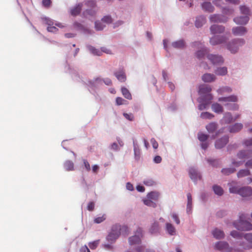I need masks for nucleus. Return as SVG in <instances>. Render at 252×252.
I'll use <instances>...</instances> for the list:
<instances>
[{"instance_id":"nucleus-1","label":"nucleus","mask_w":252,"mask_h":252,"mask_svg":"<svg viewBox=\"0 0 252 252\" xmlns=\"http://www.w3.org/2000/svg\"><path fill=\"white\" fill-rule=\"evenodd\" d=\"M245 219L246 216L244 214L241 215L239 217V221L233 223L234 227L240 230L248 231L252 230V224L245 220Z\"/></svg>"},{"instance_id":"nucleus-2","label":"nucleus","mask_w":252,"mask_h":252,"mask_svg":"<svg viewBox=\"0 0 252 252\" xmlns=\"http://www.w3.org/2000/svg\"><path fill=\"white\" fill-rule=\"evenodd\" d=\"M85 5L88 7L83 12V15L85 18L94 17L96 13V5L94 0H90L85 2Z\"/></svg>"},{"instance_id":"nucleus-3","label":"nucleus","mask_w":252,"mask_h":252,"mask_svg":"<svg viewBox=\"0 0 252 252\" xmlns=\"http://www.w3.org/2000/svg\"><path fill=\"white\" fill-rule=\"evenodd\" d=\"M237 157L241 161L232 162V164L237 167L242 164L246 159L252 157V149L241 151L237 154Z\"/></svg>"},{"instance_id":"nucleus-4","label":"nucleus","mask_w":252,"mask_h":252,"mask_svg":"<svg viewBox=\"0 0 252 252\" xmlns=\"http://www.w3.org/2000/svg\"><path fill=\"white\" fill-rule=\"evenodd\" d=\"M244 43L245 40L243 39H234L230 41L227 45V48L232 53H235L238 50L239 47L244 45Z\"/></svg>"},{"instance_id":"nucleus-5","label":"nucleus","mask_w":252,"mask_h":252,"mask_svg":"<svg viewBox=\"0 0 252 252\" xmlns=\"http://www.w3.org/2000/svg\"><path fill=\"white\" fill-rule=\"evenodd\" d=\"M213 99V96L211 94H207L205 97H200L198 99V101L200 103L198 106V109L202 110L205 109L207 106L209 104Z\"/></svg>"},{"instance_id":"nucleus-6","label":"nucleus","mask_w":252,"mask_h":252,"mask_svg":"<svg viewBox=\"0 0 252 252\" xmlns=\"http://www.w3.org/2000/svg\"><path fill=\"white\" fill-rule=\"evenodd\" d=\"M142 237V230L138 228L134 236L129 238V243L130 245L139 244L141 242V237Z\"/></svg>"},{"instance_id":"nucleus-7","label":"nucleus","mask_w":252,"mask_h":252,"mask_svg":"<svg viewBox=\"0 0 252 252\" xmlns=\"http://www.w3.org/2000/svg\"><path fill=\"white\" fill-rule=\"evenodd\" d=\"M227 40L226 36L222 35H215L210 39V43L212 45H216L225 43Z\"/></svg>"},{"instance_id":"nucleus-8","label":"nucleus","mask_w":252,"mask_h":252,"mask_svg":"<svg viewBox=\"0 0 252 252\" xmlns=\"http://www.w3.org/2000/svg\"><path fill=\"white\" fill-rule=\"evenodd\" d=\"M246 241L243 242L242 246L243 249L247 250L252 248V233H247L244 236Z\"/></svg>"},{"instance_id":"nucleus-9","label":"nucleus","mask_w":252,"mask_h":252,"mask_svg":"<svg viewBox=\"0 0 252 252\" xmlns=\"http://www.w3.org/2000/svg\"><path fill=\"white\" fill-rule=\"evenodd\" d=\"M216 249L223 252H231L232 250V248L229 246L227 243L225 242H219L216 243L215 245Z\"/></svg>"},{"instance_id":"nucleus-10","label":"nucleus","mask_w":252,"mask_h":252,"mask_svg":"<svg viewBox=\"0 0 252 252\" xmlns=\"http://www.w3.org/2000/svg\"><path fill=\"white\" fill-rule=\"evenodd\" d=\"M208 59L213 64H220L223 63L222 57L217 55H208Z\"/></svg>"},{"instance_id":"nucleus-11","label":"nucleus","mask_w":252,"mask_h":252,"mask_svg":"<svg viewBox=\"0 0 252 252\" xmlns=\"http://www.w3.org/2000/svg\"><path fill=\"white\" fill-rule=\"evenodd\" d=\"M239 194L243 197L252 196V188L250 187H244L239 189Z\"/></svg>"},{"instance_id":"nucleus-12","label":"nucleus","mask_w":252,"mask_h":252,"mask_svg":"<svg viewBox=\"0 0 252 252\" xmlns=\"http://www.w3.org/2000/svg\"><path fill=\"white\" fill-rule=\"evenodd\" d=\"M120 232L117 231L116 228H114V225L112 227L111 232L108 234L107 237V239L111 243L114 242L120 236Z\"/></svg>"},{"instance_id":"nucleus-13","label":"nucleus","mask_w":252,"mask_h":252,"mask_svg":"<svg viewBox=\"0 0 252 252\" xmlns=\"http://www.w3.org/2000/svg\"><path fill=\"white\" fill-rule=\"evenodd\" d=\"M238 100L237 96L235 95H232L227 97H222L219 98V101L220 102H226L224 104V106H230L229 102H235Z\"/></svg>"},{"instance_id":"nucleus-14","label":"nucleus","mask_w":252,"mask_h":252,"mask_svg":"<svg viewBox=\"0 0 252 252\" xmlns=\"http://www.w3.org/2000/svg\"><path fill=\"white\" fill-rule=\"evenodd\" d=\"M232 32L235 36H242L247 32V30L244 27H236L232 29Z\"/></svg>"},{"instance_id":"nucleus-15","label":"nucleus","mask_w":252,"mask_h":252,"mask_svg":"<svg viewBox=\"0 0 252 252\" xmlns=\"http://www.w3.org/2000/svg\"><path fill=\"white\" fill-rule=\"evenodd\" d=\"M229 137L228 136H224L223 137L217 140L215 143V147L217 149H221L224 147L228 142Z\"/></svg>"},{"instance_id":"nucleus-16","label":"nucleus","mask_w":252,"mask_h":252,"mask_svg":"<svg viewBox=\"0 0 252 252\" xmlns=\"http://www.w3.org/2000/svg\"><path fill=\"white\" fill-rule=\"evenodd\" d=\"M212 91L211 88L209 86L202 85L199 87L198 93L202 95L200 97H205L207 94H210V93Z\"/></svg>"},{"instance_id":"nucleus-17","label":"nucleus","mask_w":252,"mask_h":252,"mask_svg":"<svg viewBox=\"0 0 252 252\" xmlns=\"http://www.w3.org/2000/svg\"><path fill=\"white\" fill-rule=\"evenodd\" d=\"M224 30V27L220 25H213L210 27V31L213 34L222 33Z\"/></svg>"},{"instance_id":"nucleus-18","label":"nucleus","mask_w":252,"mask_h":252,"mask_svg":"<svg viewBox=\"0 0 252 252\" xmlns=\"http://www.w3.org/2000/svg\"><path fill=\"white\" fill-rule=\"evenodd\" d=\"M83 3H79L70 9V13L73 16L79 15L82 9Z\"/></svg>"},{"instance_id":"nucleus-19","label":"nucleus","mask_w":252,"mask_h":252,"mask_svg":"<svg viewBox=\"0 0 252 252\" xmlns=\"http://www.w3.org/2000/svg\"><path fill=\"white\" fill-rule=\"evenodd\" d=\"M189 175L190 178L194 182H196L198 179H201L200 174L198 173L197 171L194 168H190L189 170Z\"/></svg>"},{"instance_id":"nucleus-20","label":"nucleus","mask_w":252,"mask_h":252,"mask_svg":"<svg viewBox=\"0 0 252 252\" xmlns=\"http://www.w3.org/2000/svg\"><path fill=\"white\" fill-rule=\"evenodd\" d=\"M248 16H239L234 18V22L237 25H246L249 21Z\"/></svg>"},{"instance_id":"nucleus-21","label":"nucleus","mask_w":252,"mask_h":252,"mask_svg":"<svg viewBox=\"0 0 252 252\" xmlns=\"http://www.w3.org/2000/svg\"><path fill=\"white\" fill-rule=\"evenodd\" d=\"M243 127L241 123H236L233 126H230L229 130L231 133H236L240 131Z\"/></svg>"},{"instance_id":"nucleus-22","label":"nucleus","mask_w":252,"mask_h":252,"mask_svg":"<svg viewBox=\"0 0 252 252\" xmlns=\"http://www.w3.org/2000/svg\"><path fill=\"white\" fill-rule=\"evenodd\" d=\"M114 228L117 231L120 232V234L123 235H127L128 234V228L126 226H120L119 225H114Z\"/></svg>"},{"instance_id":"nucleus-23","label":"nucleus","mask_w":252,"mask_h":252,"mask_svg":"<svg viewBox=\"0 0 252 252\" xmlns=\"http://www.w3.org/2000/svg\"><path fill=\"white\" fill-rule=\"evenodd\" d=\"M210 20L211 22H225L227 21L226 18L223 20L221 16L218 14L211 15L210 17Z\"/></svg>"},{"instance_id":"nucleus-24","label":"nucleus","mask_w":252,"mask_h":252,"mask_svg":"<svg viewBox=\"0 0 252 252\" xmlns=\"http://www.w3.org/2000/svg\"><path fill=\"white\" fill-rule=\"evenodd\" d=\"M202 79L205 82H211L215 80L216 76L213 74L206 73L202 76Z\"/></svg>"},{"instance_id":"nucleus-25","label":"nucleus","mask_w":252,"mask_h":252,"mask_svg":"<svg viewBox=\"0 0 252 252\" xmlns=\"http://www.w3.org/2000/svg\"><path fill=\"white\" fill-rule=\"evenodd\" d=\"M212 234L217 239L223 238L224 236L223 231L218 228H215L213 230Z\"/></svg>"},{"instance_id":"nucleus-26","label":"nucleus","mask_w":252,"mask_h":252,"mask_svg":"<svg viewBox=\"0 0 252 252\" xmlns=\"http://www.w3.org/2000/svg\"><path fill=\"white\" fill-rule=\"evenodd\" d=\"M202 9L208 12H212L214 10V7L210 2H204L202 4Z\"/></svg>"},{"instance_id":"nucleus-27","label":"nucleus","mask_w":252,"mask_h":252,"mask_svg":"<svg viewBox=\"0 0 252 252\" xmlns=\"http://www.w3.org/2000/svg\"><path fill=\"white\" fill-rule=\"evenodd\" d=\"M229 185V190L230 193H236L239 194V189L235 183H232L228 184Z\"/></svg>"},{"instance_id":"nucleus-28","label":"nucleus","mask_w":252,"mask_h":252,"mask_svg":"<svg viewBox=\"0 0 252 252\" xmlns=\"http://www.w3.org/2000/svg\"><path fill=\"white\" fill-rule=\"evenodd\" d=\"M206 22V19L203 16H200L196 18L195 21V26L197 28H200L203 26V24Z\"/></svg>"},{"instance_id":"nucleus-29","label":"nucleus","mask_w":252,"mask_h":252,"mask_svg":"<svg viewBox=\"0 0 252 252\" xmlns=\"http://www.w3.org/2000/svg\"><path fill=\"white\" fill-rule=\"evenodd\" d=\"M217 123L212 122L206 126V128L209 133H213L217 129Z\"/></svg>"},{"instance_id":"nucleus-30","label":"nucleus","mask_w":252,"mask_h":252,"mask_svg":"<svg viewBox=\"0 0 252 252\" xmlns=\"http://www.w3.org/2000/svg\"><path fill=\"white\" fill-rule=\"evenodd\" d=\"M115 75L121 82H125L126 80V75L123 70L115 72Z\"/></svg>"},{"instance_id":"nucleus-31","label":"nucleus","mask_w":252,"mask_h":252,"mask_svg":"<svg viewBox=\"0 0 252 252\" xmlns=\"http://www.w3.org/2000/svg\"><path fill=\"white\" fill-rule=\"evenodd\" d=\"M166 230L170 235H174L176 233L175 228L170 223H167L166 224Z\"/></svg>"},{"instance_id":"nucleus-32","label":"nucleus","mask_w":252,"mask_h":252,"mask_svg":"<svg viewBox=\"0 0 252 252\" xmlns=\"http://www.w3.org/2000/svg\"><path fill=\"white\" fill-rule=\"evenodd\" d=\"M172 46L175 48L182 49L185 46V43L183 40H180L172 43Z\"/></svg>"},{"instance_id":"nucleus-33","label":"nucleus","mask_w":252,"mask_h":252,"mask_svg":"<svg viewBox=\"0 0 252 252\" xmlns=\"http://www.w3.org/2000/svg\"><path fill=\"white\" fill-rule=\"evenodd\" d=\"M208 50L207 48H203L202 50L197 51L196 53V57L198 59H202L205 55L208 53Z\"/></svg>"},{"instance_id":"nucleus-34","label":"nucleus","mask_w":252,"mask_h":252,"mask_svg":"<svg viewBox=\"0 0 252 252\" xmlns=\"http://www.w3.org/2000/svg\"><path fill=\"white\" fill-rule=\"evenodd\" d=\"M212 109L215 112L218 113H221L223 111V108L222 106L218 103H215L212 104Z\"/></svg>"},{"instance_id":"nucleus-35","label":"nucleus","mask_w":252,"mask_h":252,"mask_svg":"<svg viewBox=\"0 0 252 252\" xmlns=\"http://www.w3.org/2000/svg\"><path fill=\"white\" fill-rule=\"evenodd\" d=\"M64 167L67 171H73L74 170V164L71 161H66L64 163Z\"/></svg>"},{"instance_id":"nucleus-36","label":"nucleus","mask_w":252,"mask_h":252,"mask_svg":"<svg viewBox=\"0 0 252 252\" xmlns=\"http://www.w3.org/2000/svg\"><path fill=\"white\" fill-rule=\"evenodd\" d=\"M215 72L218 75H225L227 73V69L225 67H219L215 71Z\"/></svg>"},{"instance_id":"nucleus-37","label":"nucleus","mask_w":252,"mask_h":252,"mask_svg":"<svg viewBox=\"0 0 252 252\" xmlns=\"http://www.w3.org/2000/svg\"><path fill=\"white\" fill-rule=\"evenodd\" d=\"M159 194L157 192L152 191L147 194V198L151 200L156 201L158 199Z\"/></svg>"},{"instance_id":"nucleus-38","label":"nucleus","mask_w":252,"mask_h":252,"mask_svg":"<svg viewBox=\"0 0 252 252\" xmlns=\"http://www.w3.org/2000/svg\"><path fill=\"white\" fill-rule=\"evenodd\" d=\"M121 91L123 95L124 96L125 98L129 100L132 99V96L131 95V94L126 88H122Z\"/></svg>"},{"instance_id":"nucleus-39","label":"nucleus","mask_w":252,"mask_h":252,"mask_svg":"<svg viewBox=\"0 0 252 252\" xmlns=\"http://www.w3.org/2000/svg\"><path fill=\"white\" fill-rule=\"evenodd\" d=\"M159 225L158 222H155L152 224L150 228V232L151 234L156 233L158 231Z\"/></svg>"},{"instance_id":"nucleus-40","label":"nucleus","mask_w":252,"mask_h":252,"mask_svg":"<svg viewBox=\"0 0 252 252\" xmlns=\"http://www.w3.org/2000/svg\"><path fill=\"white\" fill-rule=\"evenodd\" d=\"M213 190L215 194L221 196L223 193V190L222 188L218 185H215L213 187Z\"/></svg>"},{"instance_id":"nucleus-41","label":"nucleus","mask_w":252,"mask_h":252,"mask_svg":"<svg viewBox=\"0 0 252 252\" xmlns=\"http://www.w3.org/2000/svg\"><path fill=\"white\" fill-rule=\"evenodd\" d=\"M223 120L226 124H229L234 121V119L230 113H226L224 114Z\"/></svg>"},{"instance_id":"nucleus-42","label":"nucleus","mask_w":252,"mask_h":252,"mask_svg":"<svg viewBox=\"0 0 252 252\" xmlns=\"http://www.w3.org/2000/svg\"><path fill=\"white\" fill-rule=\"evenodd\" d=\"M89 49L90 51L94 55H96L98 56H100L102 55V51H101V49L99 50L98 49H96L93 46H89Z\"/></svg>"},{"instance_id":"nucleus-43","label":"nucleus","mask_w":252,"mask_h":252,"mask_svg":"<svg viewBox=\"0 0 252 252\" xmlns=\"http://www.w3.org/2000/svg\"><path fill=\"white\" fill-rule=\"evenodd\" d=\"M250 174V172L248 169H242L239 171L237 173V177L238 178H242Z\"/></svg>"},{"instance_id":"nucleus-44","label":"nucleus","mask_w":252,"mask_h":252,"mask_svg":"<svg viewBox=\"0 0 252 252\" xmlns=\"http://www.w3.org/2000/svg\"><path fill=\"white\" fill-rule=\"evenodd\" d=\"M187 198H188V204H187V211L188 212H189L191 210V205H192V197H191V195L190 193H188L187 194Z\"/></svg>"},{"instance_id":"nucleus-45","label":"nucleus","mask_w":252,"mask_h":252,"mask_svg":"<svg viewBox=\"0 0 252 252\" xmlns=\"http://www.w3.org/2000/svg\"><path fill=\"white\" fill-rule=\"evenodd\" d=\"M219 94H222L226 92L230 93L232 92V89L229 87H223L217 90Z\"/></svg>"},{"instance_id":"nucleus-46","label":"nucleus","mask_w":252,"mask_h":252,"mask_svg":"<svg viewBox=\"0 0 252 252\" xmlns=\"http://www.w3.org/2000/svg\"><path fill=\"white\" fill-rule=\"evenodd\" d=\"M143 202L145 205L149 207L155 208L157 206V204L155 202L147 198L143 200Z\"/></svg>"},{"instance_id":"nucleus-47","label":"nucleus","mask_w":252,"mask_h":252,"mask_svg":"<svg viewBox=\"0 0 252 252\" xmlns=\"http://www.w3.org/2000/svg\"><path fill=\"white\" fill-rule=\"evenodd\" d=\"M235 169L234 168H223L221 170V172L225 175H228L235 171Z\"/></svg>"},{"instance_id":"nucleus-48","label":"nucleus","mask_w":252,"mask_h":252,"mask_svg":"<svg viewBox=\"0 0 252 252\" xmlns=\"http://www.w3.org/2000/svg\"><path fill=\"white\" fill-rule=\"evenodd\" d=\"M200 117L203 119H212L214 115L209 112H205L201 114Z\"/></svg>"},{"instance_id":"nucleus-49","label":"nucleus","mask_w":252,"mask_h":252,"mask_svg":"<svg viewBox=\"0 0 252 252\" xmlns=\"http://www.w3.org/2000/svg\"><path fill=\"white\" fill-rule=\"evenodd\" d=\"M240 9L241 11V13L242 14L246 15L245 16H248L250 14V11L248 7L245 5H241L240 7Z\"/></svg>"},{"instance_id":"nucleus-50","label":"nucleus","mask_w":252,"mask_h":252,"mask_svg":"<svg viewBox=\"0 0 252 252\" xmlns=\"http://www.w3.org/2000/svg\"><path fill=\"white\" fill-rule=\"evenodd\" d=\"M209 137V135L205 134L202 132H199L198 133V139L201 142H204L207 140Z\"/></svg>"},{"instance_id":"nucleus-51","label":"nucleus","mask_w":252,"mask_h":252,"mask_svg":"<svg viewBox=\"0 0 252 252\" xmlns=\"http://www.w3.org/2000/svg\"><path fill=\"white\" fill-rule=\"evenodd\" d=\"M143 183L147 186H153L156 184L155 182L152 179H147L144 181Z\"/></svg>"},{"instance_id":"nucleus-52","label":"nucleus","mask_w":252,"mask_h":252,"mask_svg":"<svg viewBox=\"0 0 252 252\" xmlns=\"http://www.w3.org/2000/svg\"><path fill=\"white\" fill-rule=\"evenodd\" d=\"M105 27V26L103 25L99 21H96L95 22V28L97 31L102 30Z\"/></svg>"},{"instance_id":"nucleus-53","label":"nucleus","mask_w":252,"mask_h":252,"mask_svg":"<svg viewBox=\"0 0 252 252\" xmlns=\"http://www.w3.org/2000/svg\"><path fill=\"white\" fill-rule=\"evenodd\" d=\"M99 240H96V241H93L92 242H90L89 243V246L90 247V248L91 249L94 250L96 248V247H97V246L99 244Z\"/></svg>"},{"instance_id":"nucleus-54","label":"nucleus","mask_w":252,"mask_h":252,"mask_svg":"<svg viewBox=\"0 0 252 252\" xmlns=\"http://www.w3.org/2000/svg\"><path fill=\"white\" fill-rule=\"evenodd\" d=\"M101 21L106 24H110L112 22V19L110 16H105L102 19Z\"/></svg>"},{"instance_id":"nucleus-55","label":"nucleus","mask_w":252,"mask_h":252,"mask_svg":"<svg viewBox=\"0 0 252 252\" xmlns=\"http://www.w3.org/2000/svg\"><path fill=\"white\" fill-rule=\"evenodd\" d=\"M230 235L234 238L241 239L242 238V235L239 232L234 230L231 232Z\"/></svg>"},{"instance_id":"nucleus-56","label":"nucleus","mask_w":252,"mask_h":252,"mask_svg":"<svg viewBox=\"0 0 252 252\" xmlns=\"http://www.w3.org/2000/svg\"><path fill=\"white\" fill-rule=\"evenodd\" d=\"M106 219L105 215H103L101 217H99L95 218L94 220V222L99 223L103 221Z\"/></svg>"},{"instance_id":"nucleus-57","label":"nucleus","mask_w":252,"mask_h":252,"mask_svg":"<svg viewBox=\"0 0 252 252\" xmlns=\"http://www.w3.org/2000/svg\"><path fill=\"white\" fill-rule=\"evenodd\" d=\"M126 101L123 98L120 97H117L116 99V102L117 105H121L125 104Z\"/></svg>"},{"instance_id":"nucleus-58","label":"nucleus","mask_w":252,"mask_h":252,"mask_svg":"<svg viewBox=\"0 0 252 252\" xmlns=\"http://www.w3.org/2000/svg\"><path fill=\"white\" fill-rule=\"evenodd\" d=\"M123 115L126 119L129 121H132L134 120V116L132 114H127L124 113Z\"/></svg>"},{"instance_id":"nucleus-59","label":"nucleus","mask_w":252,"mask_h":252,"mask_svg":"<svg viewBox=\"0 0 252 252\" xmlns=\"http://www.w3.org/2000/svg\"><path fill=\"white\" fill-rule=\"evenodd\" d=\"M151 143L154 149H157L158 148V144L155 138H153L151 139Z\"/></svg>"},{"instance_id":"nucleus-60","label":"nucleus","mask_w":252,"mask_h":252,"mask_svg":"<svg viewBox=\"0 0 252 252\" xmlns=\"http://www.w3.org/2000/svg\"><path fill=\"white\" fill-rule=\"evenodd\" d=\"M94 208V203L93 202H90L89 203L87 206V209L90 211H92Z\"/></svg>"},{"instance_id":"nucleus-61","label":"nucleus","mask_w":252,"mask_h":252,"mask_svg":"<svg viewBox=\"0 0 252 252\" xmlns=\"http://www.w3.org/2000/svg\"><path fill=\"white\" fill-rule=\"evenodd\" d=\"M172 217L177 224H179L180 223V219L177 214H176L175 213L172 214Z\"/></svg>"},{"instance_id":"nucleus-62","label":"nucleus","mask_w":252,"mask_h":252,"mask_svg":"<svg viewBox=\"0 0 252 252\" xmlns=\"http://www.w3.org/2000/svg\"><path fill=\"white\" fill-rule=\"evenodd\" d=\"M233 12V10L231 9H228L226 8H223L222 12L225 14H231Z\"/></svg>"},{"instance_id":"nucleus-63","label":"nucleus","mask_w":252,"mask_h":252,"mask_svg":"<svg viewBox=\"0 0 252 252\" xmlns=\"http://www.w3.org/2000/svg\"><path fill=\"white\" fill-rule=\"evenodd\" d=\"M101 51H102V52L105 53L107 54H112L111 51L109 49H108L107 48H106L105 47H101Z\"/></svg>"},{"instance_id":"nucleus-64","label":"nucleus","mask_w":252,"mask_h":252,"mask_svg":"<svg viewBox=\"0 0 252 252\" xmlns=\"http://www.w3.org/2000/svg\"><path fill=\"white\" fill-rule=\"evenodd\" d=\"M243 144L246 146H252V138L245 140Z\"/></svg>"}]
</instances>
